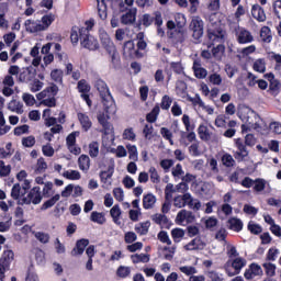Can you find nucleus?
<instances>
[{"instance_id":"obj_23","label":"nucleus","mask_w":281,"mask_h":281,"mask_svg":"<svg viewBox=\"0 0 281 281\" xmlns=\"http://www.w3.org/2000/svg\"><path fill=\"white\" fill-rule=\"evenodd\" d=\"M252 16L258 22L267 21V14L265 13L263 8H261L259 4H254Z\"/></svg>"},{"instance_id":"obj_39","label":"nucleus","mask_w":281,"mask_h":281,"mask_svg":"<svg viewBox=\"0 0 281 281\" xmlns=\"http://www.w3.org/2000/svg\"><path fill=\"white\" fill-rule=\"evenodd\" d=\"M63 177H65L69 181H79L81 178V175L78 170H66L65 173H63Z\"/></svg>"},{"instance_id":"obj_9","label":"nucleus","mask_w":281,"mask_h":281,"mask_svg":"<svg viewBox=\"0 0 281 281\" xmlns=\"http://www.w3.org/2000/svg\"><path fill=\"white\" fill-rule=\"evenodd\" d=\"M13 250H4L0 258V280L3 281L5 279V271L9 270L10 263H12L14 258Z\"/></svg>"},{"instance_id":"obj_57","label":"nucleus","mask_w":281,"mask_h":281,"mask_svg":"<svg viewBox=\"0 0 281 281\" xmlns=\"http://www.w3.org/2000/svg\"><path fill=\"white\" fill-rule=\"evenodd\" d=\"M247 229L255 236H259L263 232V228L259 224H249L247 225Z\"/></svg>"},{"instance_id":"obj_16","label":"nucleus","mask_w":281,"mask_h":281,"mask_svg":"<svg viewBox=\"0 0 281 281\" xmlns=\"http://www.w3.org/2000/svg\"><path fill=\"white\" fill-rule=\"evenodd\" d=\"M182 123H183V126H186V131L187 133V137L186 139L189 140V143H192L193 140H196V134H194V125H191L190 124V117L188 114H183L182 116Z\"/></svg>"},{"instance_id":"obj_21","label":"nucleus","mask_w":281,"mask_h":281,"mask_svg":"<svg viewBox=\"0 0 281 281\" xmlns=\"http://www.w3.org/2000/svg\"><path fill=\"white\" fill-rule=\"evenodd\" d=\"M78 122H80L81 130L87 133L92 127V122L89 119L88 114L78 112L77 113Z\"/></svg>"},{"instance_id":"obj_37","label":"nucleus","mask_w":281,"mask_h":281,"mask_svg":"<svg viewBox=\"0 0 281 281\" xmlns=\"http://www.w3.org/2000/svg\"><path fill=\"white\" fill-rule=\"evenodd\" d=\"M184 229L182 228H173L171 229V238H173V243L179 244L181 239L184 238Z\"/></svg>"},{"instance_id":"obj_8","label":"nucleus","mask_w":281,"mask_h":281,"mask_svg":"<svg viewBox=\"0 0 281 281\" xmlns=\"http://www.w3.org/2000/svg\"><path fill=\"white\" fill-rule=\"evenodd\" d=\"M43 195L42 191H40V187H33L31 191H29L27 196L22 198L21 205H38L42 202Z\"/></svg>"},{"instance_id":"obj_55","label":"nucleus","mask_w":281,"mask_h":281,"mask_svg":"<svg viewBox=\"0 0 281 281\" xmlns=\"http://www.w3.org/2000/svg\"><path fill=\"white\" fill-rule=\"evenodd\" d=\"M186 22H187V20H186L184 14L176 13V15H175V23H176V25L178 26L179 30L184 27Z\"/></svg>"},{"instance_id":"obj_1","label":"nucleus","mask_w":281,"mask_h":281,"mask_svg":"<svg viewBox=\"0 0 281 281\" xmlns=\"http://www.w3.org/2000/svg\"><path fill=\"white\" fill-rule=\"evenodd\" d=\"M79 41L81 47H83L85 49L95 52L100 48L98 38L88 33L87 29H79V26H72V29L70 30V43L76 46L79 44Z\"/></svg>"},{"instance_id":"obj_48","label":"nucleus","mask_w":281,"mask_h":281,"mask_svg":"<svg viewBox=\"0 0 281 281\" xmlns=\"http://www.w3.org/2000/svg\"><path fill=\"white\" fill-rule=\"evenodd\" d=\"M171 103H173V100L170 98V95H164L162 100L160 101V106L159 109L164 111H168L170 109Z\"/></svg>"},{"instance_id":"obj_46","label":"nucleus","mask_w":281,"mask_h":281,"mask_svg":"<svg viewBox=\"0 0 281 281\" xmlns=\"http://www.w3.org/2000/svg\"><path fill=\"white\" fill-rule=\"evenodd\" d=\"M179 271L187 277H192L193 274L198 273L196 268H194L193 266H180Z\"/></svg>"},{"instance_id":"obj_28","label":"nucleus","mask_w":281,"mask_h":281,"mask_svg":"<svg viewBox=\"0 0 281 281\" xmlns=\"http://www.w3.org/2000/svg\"><path fill=\"white\" fill-rule=\"evenodd\" d=\"M142 202L145 210H151L155 206L156 196L151 193L145 194Z\"/></svg>"},{"instance_id":"obj_32","label":"nucleus","mask_w":281,"mask_h":281,"mask_svg":"<svg viewBox=\"0 0 281 281\" xmlns=\"http://www.w3.org/2000/svg\"><path fill=\"white\" fill-rule=\"evenodd\" d=\"M10 111L16 114H23V103L16 100H12L9 102V105L7 106Z\"/></svg>"},{"instance_id":"obj_12","label":"nucleus","mask_w":281,"mask_h":281,"mask_svg":"<svg viewBox=\"0 0 281 281\" xmlns=\"http://www.w3.org/2000/svg\"><path fill=\"white\" fill-rule=\"evenodd\" d=\"M123 56L128 58H142V53L135 48L134 42L132 40L126 41L123 43Z\"/></svg>"},{"instance_id":"obj_24","label":"nucleus","mask_w":281,"mask_h":281,"mask_svg":"<svg viewBox=\"0 0 281 281\" xmlns=\"http://www.w3.org/2000/svg\"><path fill=\"white\" fill-rule=\"evenodd\" d=\"M90 166L91 160L89 159L88 155L81 154L80 157H78V168L83 172H88Z\"/></svg>"},{"instance_id":"obj_63","label":"nucleus","mask_w":281,"mask_h":281,"mask_svg":"<svg viewBox=\"0 0 281 281\" xmlns=\"http://www.w3.org/2000/svg\"><path fill=\"white\" fill-rule=\"evenodd\" d=\"M35 145V137L34 136H27L22 138V146L25 148H32Z\"/></svg>"},{"instance_id":"obj_29","label":"nucleus","mask_w":281,"mask_h":281,"mask_svg":"<svg viewBox=\"0 0 281 281\" xmlns=\"http://www.w3.org/2000/svg\"><path fill=\"white\" fill-rule=\"evenodd\" d=\"M131 261H133L134 265L148 263L150 261V255H145V254L131 255Z\"/></svg>"},{"instance_id":"obj_22","label":"nucleus","mask_w":281,"mask_h":281,"mask_svg":"<svg viewBox=\"0 0 281 281\" xmlns=\"http://www.w3.org/2000/svg\"><path fill=\"white\" fill-rule=\"evenodd\" d=\"M228 229L232 232L240 233L243 231V222L240 218L231 217L227 221Z\"/></svg>"},{"instance_id":"obj_58","label":"nucleus","mask_w":281,"mask_h":281,"mask_svg":"<svg viewBox=\"0 0 281 281\" xmlns=\"http://www.w3.org/2000/svg\"><path fill=\"white\" fill-rule=\"evenodd\" d=\"M50 78L54 82H63V70L61 69H54L50 72Z\"/></svg>"},{"instance_id":"obj_47","label":"nucleus","mask_w":281,"mask_h":281,"mask_svg":"<svg viewBox=\"0 0 281 281\" xmlns=\"http://www.w3.org/2000/svg\"><path fill=\"white\" fill-rule=\"evenodd\" d=\"M160 135H162L165 140H168L171 146H173V134L167 127H160Z\"/></svg>"},{"instance_id":"obj_4","label":"nucleus","mask_w":281,"mask_h":281,"mask_svg":"<svg viewBox=\"0 0 281 281\" xmlns=\"http://www.w3.org/2000/svg\"><path fill=\"white\" fill-rule=\"evenodd\" d=\"M100 42L101 47L110 55L112 66H114V68L121 66V56H119L117 48H115L114 42L106 32L100 34Z\"/></svg>"},{"instance_id":"obj_59","label":"nucleus","mask_w":281,"mask_h":281,"mask_svg":"<svg viewBox=\"0 0 281 281\" xmlns=\"http://www.w3.org/2000/svg\"><path fill=\"white\" fill-rule=\"evenodd\" d=\"M269 60H276V69L281 67V55L278 53L270 52L268 53Z\"/></svg>"},{"instance_id":"obj_3","label":"nucleus","mask_w":281,"mask_h":281,"mask_svg":"<svg viewBox=\"0 0 281 281\" xmlns=\"http://www.w3.org/2000/svg\"><path fill=\"white\" fill-rule=\"evenodd\" d=\"M226 31L220 24H211L206 27V47H214L216 44H224Z\"/></svg>"},{"instance_id":"obj_19","label":"nucleus","mask_w":281,"mask_h":281,"mask_svg":"<svg viewBox=\"0 0 281 281\" xmlns=\"http://www.w3.org/2000/svg\"><path fill=\"white\" fill-rule=\"evenodd\" d=\"M231 267L233 268V270H235V272H227L228 277H235L237 274H240L241 269L246 267L245 258L238 257L233 259Z\"/></svg>"},{"instance_id":"obj_40","label":"nucleus","mask_w":281,"mask_h":281,"mask_svg":"<svg viewBox=\"0 0 281 281\" xmlns=\"http://www.w3.org/2000/svg\"><path fill=\"white\" fill-rule=\"evenodd\" d=\"M33 235L35 236L36 240H38L43 245L49 243L50 236L45 232H34Z\"/></svg>"},{"instance_id":"obj_25","label":"nucleus","mask_w":281,"mask_h":281,"mask_svg":"<svg viewBox=\"0 0 281 281\" xmlns=\"http://www.w3.org/2000/svg\"><path fill=\"white\" fill-rule=\"evenodd\" d=\"M198 135H200V139L203 142H209L212 139L213 133L209 131V127L204 124H201L200 127H198Z\"/></svg>"},{"instance_id":"obj_54","label":"nucleus","mask_w":281,"mask_h":281,"mask_svg":"<svg viewBox=\"0 0 281 281\" xmlns=\"http://www.w3.org/2000/svg\"><path fill=\"white\" fill-rule=\"evenodd\" d=\"M157 239L165 245H171V239L168 237V233L166 231H160L159 234H157Z\"/></svg>"},{"instance_id":"obj_36","label":"nucleus","mask_w":281,"mask_h":281,"mask_svg":"<svg viewBox=\"0 0 281 281\" xmlns=\"http://www.w3.org/2000/svg\"><path fill=\"white\" fill-rule=\"evenodd\" d=\"M252 68L254 71H257L258 74H265V71H267V63L263 58H259L254 63Z\"/></svg>"},{"instance_id":"obj_61","label":"nucleus","mask_w":281,"mask_h":281,"mask_svg":"<svg viewBox=\"0 0 281 281\" xmlns=\"http://www.w3.org/2000/svg\"><path fill=\"white\" fill-rule=\"evenodd\" d=\"M125 244L126 245H132L137 240V235L134 232H126L125 237H124Z\"/></svg>"},{"instance_id":"obj_33","label":"nucleus","mask_w":281,"mask_h":281,"mask_svg":"<svg viewBox=\"0 0 281 281\" xmlns=\"http://www.w3.org/2000/svg\"><path fill=\"white\" fill-rule=\"evenodd\" d=\"M77 90L80 94H87L91 92V86L87 82V79H80L77 83Z\"/></svg>"},{"instance_id":"obj_5","label":"nucleus","mask_w":281,"mask_h":281,"mask_svg":"<svg viewBox=\"0 0 281 281\" xmlns=\"http://www.w3.org/2000/svg\"><path fill=\"white\" fill-rule=\"evenodd\" d=\"M95 89L99 91L101 103H103L104 112L110 113L111 106L114 104L113 95H111L110 89L106 82L102 79H97Z\"/></svg>"},{"instance_id":"obj_6","label":"nucleus","mask_w":281,"mask_h":281,"mask_svg":"<svg viewBox=\"0 0 281 281\" xmlns=\"http://www.w3.org/2000/svg\"><path fill=\"white\" fill-rule=\"evenodd\" d=\"M133 3H134L133 1H121L119 3L120 12L124 13L127 10V12L123 14L122 18L120 19V21L124 25L133 24L134 21H136L137 9L132 8Z\"/></svg>"},{"instance_id":"obj_45","label":"nucleus","mask_w":281,"mask_h":281,"mask_svg":"<svg viewBox=\"0 0 281 281\" xmlns=\"http://www.w3.org/2000/svg\"><path fill=\"white\" fill-rule=\"evenodd\" d=\"M110 215L112 217V221H114V223L119 222L122 215L121 207L119 206V204H115L114 206L111 207Z\"/></svg>"},{"instance_id":"obj_60","label":"nucleus","mask_w":281,"mask_h":281,"mask_svg":"<svg viewBox=\"0 0 281 281\" xmlns=\"http://www.w3.org/2000/svg\"><path fill=\"white\" fill-rule=\"evenodd\" d=\"M189 153L191 157H200L201 156L200 145L198 143L191 144L189 147Z\"/></svg>"},{"instance_id":"obj_41","label":"nucleus","mask_w":281,"mask_h":281,"mask_svg":"<svg viewBox=\"0 0 281 281\" xmlns=\"http://www.w3.org/2000/svg\"><path fill=\"white\" fill-rule=\"evenodd\" d=\"M55 18L53 14H46L41 18V26H43L45 30L49 29V26L54 23Z\"/></svg>"},{"instance_id":"obj_35","label":"nucleus","mask_w":281,"mask_h":281,"mask_svg":"<svg viewBox=\"0 0 281 281\" xmlns=\"http://www.w3.org/2000/svg\"><path fill=\"white\" fill-rule=\"evenodd\" d=\"M88 148H89V157H91V158H97V157H99L100 144H99L98 140H92V142L88 145Z\"/></svg>"},{"instance_id":"obj_62","label":"nucleus","mask_w":281,"mask_h":281,"mask_svg":"<svg viewBox=\"0 0 281 281\" xmlns=\"http://www.w3.org/2000/svg\"><path fill=\"white\" fill-rule=\"evenodd\" d=\"M209 81L213 86H220L223 82V78L218 74H213L209 76Z\"/></svg>"},{"instance_id":"obj_43","label":"nucleus","mask_w":281,"mask_h":281,"mask_svg":"<svg viewBox=\"0 0 281 281\" xmlns=\"http://www.w3.org/2000/svg\"><path fill=\"white\" fill-rule=\"evenodd\" d=\"M148 172H149V180L151 181V183L158 184L161 182V177L158 175V170H156L155 167L149 168Z\"/></svg>"},{"instance_id":"obj_15","label":"nucleus","mask_w":281,"mask_h":281,"mask_svg":"<svg viewBox=\"0 0 281 281\" xmlns=\"http://www.w3.org/2000/svg\"><path fill=\"white\" fill-rule=\"evenodd\" d=\"M97 121L99 122L101 127H103V130H101V133H103V135H111L114 133V127L110 122H108L105 113L97 115Z\"/></svg>"},{"instance_id":"obj_64","label":"nucleus","mask_w":281,"mask_h":281,"mask_svg":"<svg viewBox=\"0 0 281 281\" xmlns=\"http://www.w3.org/2000/svg\"><path fill=\"white\" fill-rule=\"evenodd\" d=\"M269 130L276 135H281V123L272 122L269 124Z\"/></svg>"},{"instance_id":"obj_14","label":"nucleus","mask_w":281,"mask_h":281,"mask_svg":"<svg viewBox=\"0 0 281 281\" xmlns=\"http://www.w3.org/2000/svg\"><path fill=\"white\" fill-rule=\"evenodd\" d=\"M175 207L182 209L189 205V207L193 206V198L190 193H184L182 195H178L173 200Z\"/></svg>"},{"instance_id":"obj_50","label":"nucleus","mask_w":281,"mask_h":281,"mask_svg":"<svg viewBox=\"0 0 281 281\" xmlns=\"http://www.w3.org/2000/svg\"><path fill=\"white\" fill-rule=\"evenodd\" d=\"M262 268L266 270V276L268 277H274L276 276V265L268 262V263H262Z\"/></svg>"},{"instance_id":"obj_51","label":"nucleus","mask_w":281,"mask_h":281,"mask_svg":"<svg viewBox=\"0 0 281 281\" xmlns=\"http://www.w3.org/2000/svg\"><path fill=\"white\" fill-rule=\"evenodd\" d=\"M279 254H280V250L278 248L276 247L269 248L268 254L266 255V260L276 261Z\"/></svg>"},{"instance_id":"obj_13","label":"nucleus","mask_w":281,"mask_h":281,"mask_svg":"<svg viewBox=\"0 0 281 281\" xmlns=\"http://www.w3.org/2000/svg\"><path fill=\"white\" fill-rule=\"evenodd\" d=\"M236 43L239 45H248L254 43L252 33H250L247 29H239V31L236 32Z\"/></svg>"},{"instance_id":"obj_56","label":"nucleus","mask_w":281,"mask_h":281,"mask_svg":"<svg viewBox=\"0 0 281 281\" xmlns=\"http://www.w3.org/2000/svg\"><path fill=\"white\" fill-rule=\"evenodd\" d=\"M162 250H164V251H168L167 254L164 255V259H165V260L172 261L177 248L165 246Z\"/></svg>"},{"instance_id":"obj_10","label":"nucleus","mask_w":281,"mask_h":281,"mask_svg":"<svg viewBox=\"0 0 281 281\" xmlns=\"http://www.w3.org/2000/svg\"><path fill=\"white\" fill-rule=\"evenodd\" d=\"M190 31L192 32L193 40L196 41V44L201 43L204 34V22L201 19H193L190 22Z\"/></svg>"},{"instance_id":"obj_11","label":"nucleus","mask_w":281,"mask_h":281,"mask_svg":"<svg viewBox=\"0 0 281 281\" xmlns=\"http://www.w3.org/2000/svg\"><path fill=\"white\" fill-rule=\"evenodd\" d=\"M247 145H245L243 143V139L241 138H236L235 139V147L236 150L235 153H233V158H235L236 161L238 162H241V161H245V159L247 157H249V150H247Z\"/></svg>"},{"instance_id":"obj_34","label":"nucleus","mask_w":281,"mask_h":281,"mask_svg":"<svg viewBox=\"0 0 281 281\" xmlns=\"http://www.w3.org/2000/svg\"><path fill=\"white\" fill-rule=\"evenodd\" d=\"M60 201V194H55L50 199H48L46 202L41 205V211L49 210L50 207H54V205Z\"/></svg>"},{"instance_id":"obj_27","label":"nucleus","mask_w":281,"mask_h":281,"mask_svg":"<svg viewBox=\"0 0 281 281\" xmlns=\"http://www.w3.org/2000/svg\"><path fill=\"white\" fill-rule=\"evenodd\" d=\"M150 225H151L150 221L138 223L136 224V226H134V231L140 236H145L148 234V229H150Z\"/></svg>"},{"instance_id":"obj_7","label":"nucleus","mask_w":281,"mask_h":281,"mask_svg":"<svg viewBox=\"0 0 281 281\" xmlns=\"http://www.w3.org/2000/svg\"><path fill=\"white\" fill-rule=\"evenodd\" d=\"M161 27L162 26V14L161 12L154 13V16H151L149 13H145L142 15V18L138 20V23L136 24V27L140 30V26H144L145 29L150 27L151 25Z\"/></svg>"},{"instance_id":"obj_18","label":"nucleus","mask_w":281,"mask_h":281,"mask_svg":"<svg viewBox=\"0 0 281 281\" xmlns=\"http://www.w3.org/2000/svg\"><path fill=\"white\" fill-rule=\"evenodd\" d=\"M89 245V240L81 238L78 239L77 243H75V248L70 251V256L72 257H77V256H81L85 252V249H87Z\"/></svg>"},{"instance_id":"obj_31","label":"nucleus","mask_w":281,"mask_h":281,"mask_svg":"<svg viewBox=\"0 0 281 281\" xmlns=\"http://www.w3.org/2000/svg\"><path fill=\"white\" fill-rule=\"evenodd\" d=\"M161 112L158 104L154 105L151 112H149L146 116V120L149 124L155 123L158 120L159 113Z\"/></svg>"},{"instance_id":"obj_49","label":"nucleus","mask_w":281,"mask_h":281,"mask_svg":"<svg viewBox=\"0 0 281 281\" xmlns=\"http://www.w3.org/2000/svg\"><path fill=\"white\" fill-rule=\"evenodd\" d=\"M128 158L133 161H137V147L135 145H126Z\"/></svg>"},{"instance_id":"obj_38","label":"nucleus","mask_w":281,"mask_h":281,"mask_svg":"<svg viewBox=\"0 0 281 281\" xmlns=\"http://www.w3.org/2000/svg\"><path fill=\"white\" fill-rule=\"evenodd\" d=\"M221 162H223L225 168H234L236 164L231 154H223V157H221Z\"/></svg>"},{"instance_id":"obj_52","label":"nucleus","mask_w":281,"mask_h":281,"mask_svg":"<svg viewBox=\"0 0 281 281\" xmlns=\"http://www.w3.org/2000/svg\"><path fill=\"white\" fill-rule=\"evenodd\" d=\"M123 139L135 142L136 140V133H134L133 127H128L123 131Z\"/></svg>"},{"instance_id":"obj_20","label":"nucleus","mask_w":281,"mask_h":281,"mask_svg":"<svg viewBox=\"0 0 281 281\" xmlns=\"http://www.w3.org/2000/svg\"><path fill=\"white\" fill-rule=\"evenodd\" d=\"M24 26H25V32H29L31 34L46 31V29L44 26H42V24H38L32 20H25Z\"/></svg>"},{"instance_id":"obj_2","label":"nucleus","mask_w":281,"mask_h":281,"mask_svg":"<svg viewBox=\"0 0 281 281\" xmlns=\"http://www.w3.org/2000/svg\"><path fill=\"white\" fill-rule=\"evenodd\" d=\"M58 87L56 83H50L46 89L36 94V100L41 101L40 104L48 109L57 106Z\"/></svg>"},{"instance_id":"obj_30","label":"nucleus","mask_w":281,"mask_h":281,"mask_svg":"<svg viewBox=\"0 0 281 281\" xmlns=\"http://www.w3.org/2000/svg\"><path fill=\"white\" fill-rule=\"evenodd\" d=\"M97 10H98V13H99V19L101 21H105L106 18H108L106 2H104V1L97 2Z\"/></svg>"},{"instance_id":"obj_53","label":"nucleus","mask_w":281,"mask_h":281,"mask_svg":"<svg viewBox=\"0 0 281 281\" xmlns=\"http://www.w3.org/2000/svg\"><path fill=\"white\" fill-rule=\"evenodd\" d=\"M130 273H132V269H130V267L126 266H119L117 268V277L125 279L126 277L130 276Z\"/></svg>"},{"instance_id":"obj_42","label":"nucleus","mask_w":281,"mask_h":281,"mask_svg":"<svg viewBox=\"0 0 281 281\" xmlns=\"http://www.w3.org/2000/svg\"><path fill=\"white\" fill-rule=\"evenodd\" d=\"M254 191L255 192H263L265 189H267V181L265 179L261 178H257L255 179V183H254Z\"/></svg>"},{"instance_id":"obj_44","label":"nucleus","mask_w":281,"mask_h":281,"mask_svg":"<svg viewBox=\"0 0 281 281\" xmlns=\"http://www.w3.org/2000/svg\"><path fill=\"white\" fill-rule=\"evenodd\" d=\"M154 132H155V128L150 124H145L144 130L142 131L145 139L147 140H151L155 137V135L153 134Z\"/></svg>"},{"instance_id":"obj_17","label":"nucleus","mask_w":281,"mask_h":281,"mask_svg":"<svg viewBox=\"0 0 281 281\" xmlns=\"http://www.w3.org/2000/svg\"><path fill=\"white\" fill-rule=\"evenodd\" d=\"M204 247H205V243L200 236H198L191 239L189 244L183 246V249H186L187 251H194V250H204Z\"/></svg>"},{"instance_id":"obj_26","label":"nucleus","mask_w":281,"mask_h":281,"mask_svg":"<svg viewBox=\"0 0 281 281\" xmlns=\"http://www.w3.org/2000/svg\"><path fill=\"white\" fill-rule=\"evenodd\" d=\"M259 38H261L262 43L269 44L272 42L271 29L269 26H262L259 30Z\"/></svg>"}]
</instances>
